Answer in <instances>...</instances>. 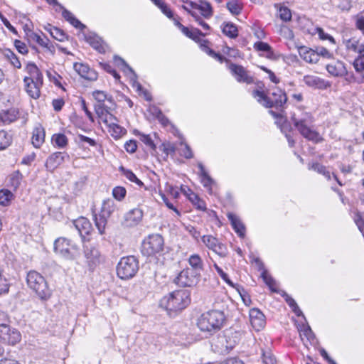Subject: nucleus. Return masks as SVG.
<instances>
[{
  "instance_id": "9b49d317",
  "label": "nucleus",
  "mask_w": 364,
  "mask_h": 364,
  "mask_svg": "<svg viewBox=\"0 0 364 364\" xmlns=\"http://www.w3.org/2000/svg\"><path fill=\"white\" fill-rule=\"evenodd\" d=\"M0 340L9 345H15L21 340V333L15 328H11L6 323L0 326Z\"/></svg>"
},
{
  "instance_id": "5701e85b",
  "label": "nucleus",
  "mask_w": 364,
  "mask_h": 364,
  "mask_svg": "<svg viewBox=\"0 0 364 364\" xmlns=\"http://www.w3.org/2000/svg\"><path fill=\"white\" fill-rule=\"evenodd\" d=\"M181 191L188 196V200L198 210L203 211L206 210L205 203L201 200L198 196L192 190L188 188L187 190L181 188Z\"/></svg>"
},
{
  "instance_id": "0e129e2a",
  "label": "nucleus",
  "mask_w": 364,
  "mask_h": 364,
  "mask_svg": "<svg viewBox=\"0 0 364 364\" xmlns=\"http://www.w3.org/2000/svg\"><path fill=\"white\" fill-rule=\"evenodd\" d=\"M254 48L259 51L272 53L271 46L265 42L263 41H257L254 44Z\"/></svg>"
},
{
  "instance_id": "6e6d98bb",
  "label": "nucleus",
  "mask_w": 364,
  "mask_h": 364,
  "mask_svg": "<svg viewBox=\"0 0 364 364\" xmlns=\"http://www.w3.org/2000/svg\"><path fill=\"white\" fill-rule=\"evenodd\" d=\"M183 8L184 9L187 10V11L194 18L195 21L198 23V25L202 26L203 28L205 30L210 29L209 25L205 22L202 17L199 16L196 11H188L186 6H183Z\"/></svg>"
},
{
  "instance_id": "f03ea898",
  "label": "nucleus",
  "mask_w": 364,
  "mask_h": 364,
  "mask_svg": "<svg viewBox=\"0 0 364 364\" xmlns=\"http://www.w3.org/2000/svg\"><path fill=\"white\" fill-rule=\"evenodd\" d=\"M225 320L226 317L223 311L209 310L201 314L198 319L197 326L201 331L212 336L223 327Z\"/></svg>"
},
{
  "instance_id": "aec40b11",
  "label": "nucleus",
  "mask_w": 364,
  "mask_h": 364,
  "mask_svg": "<svg viewBox=\"0 0 364 364\" xmlns=\"http://www.w3.org/2000/svg\"><path fill=\"white\" fill-rule=\"evenodd\" d=\"M73 223L82 239H84L86 235H88L92 230V225L86 218L80 217L75 220Z\"/></svg>"
},
{
  "instance_id": "a211bd4d",
  "label": "nucleus",
  "mask_w": 364,
  "mask_h": 364,
  "mask_svg": "<svg viewBox=\"0 0 364 364\" xmlns=\"http://www.w3.org/2000/svg\"><path fill=\"white\" fill-rule=\"evenodd\" d=\"M84 254L90 267H95L100 263V253L92 245H85Z\"/></svg>"
},
{
  "instance_id": "58836bf2",
  "label": "nucleus",
  "mask_w": 364,
  "mask_h": 364,
  "mask_svg": "<svg viewBox=\"0 0 364 364\" xmlns=\"http://www.w3.org/2000/svg\"><path fill=\"white\" fill-rule=\"evenodd\" d=\"M309 169L314 170L319 174L323 175L327 180L331 179V173L326 169V167L319 163H313L309 164Z\"/></svg>"
},
{
  "instance_id": "6e6552de",
  "label": "nucleus",
  "mask_w": 364,
  "mask_h": 364,
  "mask_svg": "<svg viewBox=\"0 0 364 364\" xmlns=\"http://www.w3.org/2000/svg\"><path fill=\"white\" fill-rule=\"evenodd\" d=\"M164 241L159 234L149 235L141 245V253L145 256H151L163 251Z\"/></svg>"
},
{
  "instance_id": "7c9ffc66",
  "label": "nucleus",
  "mask_w": 364,
  "mask_h": 364,
  "mask_svg": "<svg viewBox=\"0 0 364 364\" xmlns=\"http://www.w3.org/2000/svg\"><path fill=\"white\" fill-rule=\"evenodd\" d=\"M300 55L303 59L308 63H316L318 60V55L313 50H308L306 47H301L299 48Z\"/></svg>"
},
{
  "instance_id": "4be33fe9",
  "label": "nucleus",
  "mask_w": 364,
  "mask_h": 364,
  "mask_svg": "<svg viewBox=\"0 0 364 364\" xmlns=\"http://www.w3.org/2000/svg\"><path fill=\"white\" fill-rule=\"evenodd\" d=\"M227 217L230 220L232 228L238 236L244 237L245 235V227L241 220L232 213H228L227 214Z\"/></svg>"
},
{
  "instance_id": "b1692460",
  "label": "nucleus",
  "mask_w": 364,
  "mask_h": 364,
  "mask_svg": "<svg viewBox=\"0 0 364 364\" xmlns=\"http://www.w3.org/2000/svg\"><path fill=\"white\" fill-rule=\"evenodd\" d=\"M189 4L191 8L200 11L201 15L205 18H209L213 15L212 6L207 1H201L200 4L190 1Z\"/></svg>"
},
{
  "instance_id": "f257e3e1",
  "label": "nucleus",
  "mask_w": 364,
  "mask_h": 364,
  "mask_svg": "<svg viewBox=\"0 0 364 364\" xmlns=\"http://www.w3.org/2000/svg\"><path fill=\"white\" fill-rule=\"evenodd\" d=\"M291 120L295 129L306 139L315 144L323 141V138L316 129L315 119L311 112L299 109L291 114Z\"/></svg>"
},
{
  "instance_id": "ddd939ff",
  "label": "nucleus",
  "mask_w": 364,
  "mask_h": 364,
  "mask_svg": "<svg viewBox=\"0 0 364 364\" xmlns=\"http://www.w3.org/2000/svg\"><path fill=\"white\" fill-rule=\"evenodd\" d=\"M228 69L238 82L247 84L253 82L252 77L248 75L247 71L242 65L231 63L228 65Z\"/></svg>"
},
{
  "instance_id": "338daca9",
  "label": "nucleus",
  "mask_w": 364,
  "mask_h": 364,
  "mask_svg": "<svg viewBox=\"0 0 364 364\" xmlns=\"http://www.w3.org/2000/svg\"><path fill=\"white\" fill-rule=\"evenodd\" d=\"M262 361L264 364H275L276 358L270 351L263 352Z\"/></svg>"
},
{
  "instance_id": "49530a36",
  "label": "nucleus",
  "mask_w": 364,
  "mask_h": 364,
  "mask_svg": "<svg viewBox=\"0 0 364 364\" xmlns=\"http://www.w3.org/2000/svg\"><path fill=\"white\" fill-rule=\"evenodd\" d=\"M52 141L55 146L58 148H64L68 144V138L64 134H54Z\"/></svg>"
},
{
  "instance_id": "864d4df0",
  "label": "nucleus",
  "mask_w": 364,
  "mask_h": 364,
  "mask_svg": "<svg viewBox=\"0 0 364 364\" xmlns=\"http://www.w3.org/2000/svg\"><path fill=\"white\" fill-rule=\"evenodd\" d=\"M109 129V132H111V135L116 139L119 138L126 134V129L117 124H114Z\"/></svg>"
},
{
  "instance_id": "a18cd8bd",
  "label": "nucleus",
  "mask_w": 364,
  "mask_h": 364,
  "mask_svg": "<svg viewBox=\"0 0 364 364\" xmlns=\"http://www.w3.org/2000/svg\"><path fill=\"white\" fill-rule=\"evenodd\" d=\"M134 134L140 136V140L145 144L148 147H149L151 150L155 151L156 149V146L151 138V136L149 134H144L141 133L138 130L134 131Z\"/></svg>"
},
{
  "instance_id": "f3484780",
  "label": "nucleus",
  "mask_w": 364,
  "mask_h": 364,
  "mask_svg": "<svg viewBox=\"0 0 364 364\" xmlns=\"http://www.w3.org/2000/svg\"><path fill=\"white\" fill-rule=\"evenodd\" d=\"M73 68L79 75L84 79L90 81H94L97 79V73L94 70L91 69L87 65L80 63H75Z\"/></svg>"
},
{
  "instance_id": "052dcab7",
  "label": "nucleus",
  "mask_w": 364,
  "mask_h": 364,
  "mask_svg": "<svg viewBox=\"0 0 364 364\" xmlns=\"http://www.w3.org/2000/svg\"><path fill=\"white\" fill-rule=\"evenodd\" d=\"M102 120L109 128L118 122L117 117L111 114L110 112L106 113Z\"/></svg>"
},
{
  "instance_id": "393cba45",
  "label": "nucleus",
  "mask_w": 364,
  "mask_h": 364,
  "mask_svg": "<svg viewBox=\"0 0 364 364\" xmlns=\"http://www.w3.org/2000/svg\"><path fill=\"white\" fill-rule=\"evenodd\" d=\"M18 112L16 109H11L0 112V125L9 124L18 118Z\"/></svg>"
},
{
  "instance_id": "c85d7f7f",
  "label": "nucleus",
  "mask_w": 364,
  "mask_h": 364,
  "mask_svg": "<svg viewBox=\"0 0 364 364\" xmlns=\"http://www.w3.org/2000/svg\"><path fill=\"white\" fill-rule=\"evenodd\" d=\"M198 167L200 170L199 175L200 176L201 183L205 188H208L209 191H211V186L214 183L213 179L206 172L202 163L199 162L198 164Z\"/></svg>"
},
{
  "instance_id": "473e14b6",
  "label": "nucleus",
  "mask_w": 364,
  "mask_h": 364,
  "mask_svg": "<svg viewBox=\"0 0 364 364\" xmlns=\"http://www.w3.org/2000/svg\"><path fill=\"white\" fill-rule=\"evenodd\" d=\"M188 264L191 267V269L196 270L197 272H200L203 270V262L198 254H193L188 258Z\"/></svg>"
},
{
  "instance_id": "79ce46f5",
  "label": "nucleus",
  "mask_w": 364,
  "mask_h": 364,
  "mask_svg": "<svg viewBox=\"0 0 364 364\" xmlns=\"http://www.w3.org/2000/svg\"><path fill=\"white\" fill-rule=\"evenodd\" d=\"M202 242L209 250L214 251L217 245L219 242V240L216 237H213V235H203L202 237Z\"/></svg>"
},
{
  "instance_id": "a19ab883",
  "label": "nucleus",
  "mask_w": 364,
  "mask_h": 364,
  "mask_svg": "<svg viewBox=\"0 0 364 364\" xmlns=\"http://www.w3.org/2000/svg\"><path fill=\"white\" fill-rule=\"evenodd\" d=\"M236 343L237 341L235 339H232L230 336L226 335V344L225 348H217V353L220 354H227L235 346Z\"/></svg>"
},
{
  "instance_id": "603ef678",
  "label": "nucleus",
  "mask_w": 364,
  "mask_h": 364,
  "mask_svg": "<svg viewBox=\"0 0 364 364\" xmlns=\"http://www.w3.org/2000/svg\"><path fill=\"white\" fill-rule=\"evenodd\" d=\"M11 142V136L5 131H0V150L7 148Z\"/></svg>"
},
{
  "instance_id": "7ed1b4c3",
  "label": "nucleus",
  "mask_w": 364,
  "mask_h": 364,
  "mask_svg": "<svg viewBox=\"0 0 364 364\" xmlns=\"http://www.w3.org/2000/svg\"><path fill=\"white\" fill-rule=\"evenodd\" d=\"M190 294L186 290L173 291L160 301V306L169 314L184 309L190 303Z\"/></svg>"
},
{
  "instance_id": "13d9d810",
  "label": "nucleus",
  "mask_w": 364,
  "mask_h": 364,
  "mask_svg": "<svg viewBox=\"0 0 364 364\" xmlns=\"http://www.w3.org/2000/svg\"><path fill=\"white\" fill-rule=\"evenodd\" d=\"M279 16L282 21L285 22L289 21L291 19V10L287 7H281L279 9Z\"/></svg>"
},
{
  "instance_id": "72a5a7b5",
  "label": "nucleus",
  "mask_w": 364,
  "mask_h": 364,
  "mask_svg": "<svg viewBox=\"0 0 364 364\" xmlns=\"http://www.w3.org/2000/svg\"><path fill=\"white\" fill-rule=\"evenodd\" d=\"M223 33L230 38H236L238 36V30L235 24L232 22H224L222 28Z\"/></svg>"
},
{
  "instance_id": "1a4fd4ad",
  "label": "nucleus",
  "mask_w": 364,
  "mask_h": 364,
  "mask_svg": "<svg viewBox=\"0 0 364 364\" xmlns=\"http://www.w3.org/2000/svg\"><path fill=\"white\" fill-rule=\"evenodd\" d=\"M201 274L191 268L183 269L174 279L173 282L181 287H193L197 285Z\"/></svg>"
},
{
  "instance_id": "3c124183",
  "label": "nucleus",
  "mask_w": 364,
  "mask_h": 364,
  "mask_svg": "<svg viewBox=\"0 0 364 364\" xmlns=\"http://www.w3.org/2000/svg\"><path fill=\"white\" fill-rule=\"evenodd\" d=\"M95 111L99 118L101 119L105 117L106 113L111 110V107L105 105V103H97L94 106Z\"/></svg>"
},
{
  "instance_id": "dca6fc26",
  "label": "nucleus",
  "mask_w": 364,
  "mask_h": 364,
  "mask_svg": "<svg viewBox=\"0 0 364 364\" xmlns=\"http://www.w3.org/2000/svg\"><path fill=\"white\" fill-rule=\"evenodd\" d=\"M250 320L252 326L257 331L265 326V316L258 309H252L250 311Z\"/></svg>"
},
{
  "instance_id": "69168bd1",
  "label": "nucleus",
  "mask_w": 364,
  "mask_h": 364,
  "mask_svg": "<svg viewBox=\"0 0 364 364\" xmlns=\"http://www.w3.org/2000/svg\"><path fill=\"white\" fill-rule=\"evenodd\" d=\"M9 284L5 277L2 275V270L0 269V295L9 291Z\"/></svg>"
},
{
  "instance_id": "8fccbe9b",
  "label": "nucleus",
  "mask_w": 364,
  "mask_h": 364,
  "mask_svg": "<svg viewBox=\"0 0 364 364\" xmlns=\"http://www.w3.org/2000/svg\"><path fill=\"white\" fill-rule=\"evenodd\" d=\"M156 6H158L161 12L166 15L168 18H173V14L168 5L164 2L162 0H154V3Z\"/></svg>"
},
{
  "instance_id": "412c9836",
  "label": "nucleus",
  "mask_w": 364,
  "mask_h": 364,
  "mask_svg": "<svg viewBox=\"0 0 364 364\" xmlns=\"http://www.w3.org/2000/svg\"><path fill=\"white\" fill-rule=\"evenodd\" d=\"M143 210L139 208H133L125 215V220L129 226L139 224L143 218Z\"/></svg>"
},
{
  "instance_id": "c756f323",
  "label": "nucleus",
  "mask_w": 364,
  "mask_h": 364,
  "mask_svg": "<svg viewBox=\"0 0 364 364\" xmlns=\"http://www.w3.org/2000/svg\"><path fill=\"white\" fill-rule=\"evenodd\" d=\"M61 9L63 11L62 15L63 18L66 21H68L70 24H72L75 28L81 30L85 28V26L83 23H82L78 19H77L70 11H69L64 7Z\"/></svg>"
},
{
  "instance_id": "774afa93",
  "label": "nucleus",
  "mask_w": 364,
  "mask_h": 364,
  "mask_svg": "<svg viewBox=\"0 0 364 364\" xmlns=\"http://www.w3.org/2000/svg\"><path fill=\"white\" fill-rule=\"evenodd\" d=\"M14 46L17 50L21 54H26L28 51L26 45L20 40H15Z\"/></svg>"
},
{
  "instance_id": "09e8293b",
  "label": "nucleus",
  "mask_w": 364,
  "mask_h": 364,
  "mask_svg": "<svg viewBox=\"0 0 364 364\" xmlns=\"http://www.w3.org/2000/svg\"><path fill=\"white\" fill-rule=\"evenodd\" d=\"M261 277L264 283L269 287L272 291L276 292L275 288L276 282L275 280L269 275L266 269H264L262 272Z\"/></svg>"
},
{
  "instance_id": "20e7f679",
  "label": "nucleus",
  "mask_w": 364,
  "mask_h": 364,
  "mask_svg": "<svg viewBox=\"0 0 364 364\" xmlns=\"http://www.w3.org/2000/svg\"><path fill=\"white\" fill-rule=\"evenodd\" d=\"M27 285L41 301L48 300L52 291L43 276L36 271H29L26 277Z\"/></svg>"
},
{
  "instance_id": "bf43d9fd",
  "label": "nucleus",
  "mask_w": 364,
  "mask_h": 364,
  "mask_svg": "<svg viewBox=\"0 0 364 364\" xmlns=\"http://www.w3.org/2000/svg\"><path fill=\"white\" fill-rule=\"evenodd\" d=\"M213 267L224 282H225L230 287H234V284L229 279L228 275L216 263L213 264Z\"/></svg>"
},
{
  "instance_id": "c9c22d12",
  "label": "nucleus",
  "mask_w": 364,
  "mask_h": 364,
  "mask_svg": "<svg viewBox=\"0 0 364 364\" xmlns=\"http://www.w3.org/2000/svg\"><path fill=\"white\" fill-rule=\"evenodd\" d=\"M119 170L121 172V173L124 176H125L126 178L128 179L129 181L135 183L140 187L144 186L143 182L141 180H139L131 170L127 169L122 166H121L119 168Z\"/></svg>"
},
{
  "instance_id": "f704fd0d",
  "label": "nucleus",
  "mask_w": 364,
  "mask_h": 364,
  "mask_svg": "<svg viewBox=\"0 0 364 364\" xmlns=\"http://www.w3.org/2000/svg\"><path fill=\"white\" fill-rule=\"evenodd\" d=\"M23 82L25 83L26 91L28 95L33 99L38 98L40 96V89L41 86L36 85L34 82H30L27 81Z\"/></svg>"
},
{
  "instance_id": "37998d69",
  "label": "nucleus",
  "mask_w": 364,
  "mask_h": 364,
  "mask_svg": "<svg viewBox=\"0 0 364 364\" xmlns=\"http://www.w3.org/2000/svg\"><path fill=\"white\" fill-rule=\"evenodd\" d=\"M363 43H361L359 41H357L354 38L347 40L345 42L346 47L348 50L357 53L358 54L360 51V48Z\"/></svg>"
},
{
  "instance_id": "e2e57ef3",
  "label": "nucleus",
  "mask_w": 364,
  "mask_h": 364,
  "mask_svg": "<svg viewBox=\"0 0 364 364\" xmlns=\"http://www.w3.org/2000/svg\"><path fill=\"white\" fill-rule=\"evenodd\" d=\"M114 60L116 62V63H117V65L119 66H122V69L124 70V71H125V70H127L129 72H130L134 77H136V73H134V71L133 70V69L124 61V59H122V58L119 57V56H114Z\"/></svg>"
},
{
  "instance_id": "6ab92c4d",
  "label": "nucleus",
  "mask_w": 364,
  "mask_h": 364,
  "mask_svg": "<svg viewBox=\"0 0 364 364\" xmlns=\"http://www.w3.org/2000/svg\"><path fill=\"white\" fill-rule=\"evenodd\" d=\"M26 70L29 76L25 77L23 81L34 82L36 85L42 86L43 75L34 63H28Z\"/></svg>"
},
{
  "instance_id": "4d7b16f0",
  "label": "nucleus",
  "mask_w": 364,
  "mask_h": 364,
  "mask_svg": "<svg viewBox=\"0 0 364 364\" xmlns=\"http://www.w3.org/2000/svg\"><path fill=\"white\" fill-rule=\"evenodd\" d=\"M205 36V34L203 33L198 28H191L188 38L200 44L204 40L201 39V37Z\"/></svg>"
},
{
  "instance_id": "f8f14e48",
  "label": "nucleus",
  "mask_w": 364,
  "mask_h": 364,
  "mask_svg": "<svg viewBox=\"0 0 364 364\" xmlns=\"http://www.w3.org/2000/svg\"><path fill=\"white\" fill-rule=\"evenodd\" d=\"M24 31L29 40L37 43L39 46L46 48L52 55H54L55 52V46L52 43H50V41L48 38L46 36L42 38L40 35L29 29L26 25L24 26Z\"/></svg>"
},
{
  "instance_id": "39448f33",
  "label": "nucleus",
  "mask_w": 364,
  "mask_h": 364,
  "mask_svg": "<svg viewBox=\"0 0 364 364\" xmlns=\"http://www.w3.org/2000/svg\"><path fill=\"white\" fill-rule=\"evenodd\" d=\"M252 96L257 101L267 108L275 107L277 109L283 107L287 101L286 93L279 88H275L270 93L269 96L265 95L263 91L258 90L252 92Z\"/></svg>"
},
{
  "instance_id": "4c0bfd02",
  "label": "nucleus",
  "mask_w": 364,
  "mask_h": 364,
  "mask_svg": "<svg viewBox=\"0 0 364 364\" xmlns=\"http://www.w3.org/2000/svg\"><path fill=\"white\" fill-rule=\"evenodd\" d=\"M22 174L19 171H16L9 177L8 186L16 191L21 184Z\"/></svg>"
},
{
  "instance_id": "4468645a",
  "label": "nucleus",
  "mask_w": 364,
  "mask_h": 364,
  "mask_svg": "<svg viewBox=\"0 0 364 364\" xmlns=\"http://www.w3.org/2000/svg\"><path fill=\"white\" fill-rule=\"evenodd\" d=\"M70 160V156L66 152L57 151L50 154L46 162L48 170L53 171L64 161Z\"/></svg>"
},
{
  "instance_id": "680f3d73",
  "label": "nucleus",
  "mask_w": 364,
  "mask_h": 364,
  "mask_svg": "<svg viewBox=\"0 0 364 364\" xmlns=\"http://www.w3.org/2000/svg\"><path fill=\"white\" fill-rule=\"evenodd\" d=\"M213 252L220 257H225L228 254L227 246L220 242H218Z\"/></svg>"
},
{
  "instance_id": "e433bc0d",
  "label": "nucleus",
  "mask_w": 364,
  "mask_h": 364,
  "mask_svg": "<svg viewBox=\"0 0 364 364\" xmlns=\"http://www.w3.org/2000/svg\"><path fill=\"white\" fill-rule=\"evenodd\" d=\"M92 96L97 103H105L107 100L112 105H115L112 96L107 95L104 91L95 90L92 92Z\"/></svg>"
},
{
  "instance_id": "2f4dec72",
  "label": "nucleus",
  "mask_w": 364,
  "mask_h": 364,
  "mask_svg": "<svg viewBox=\"0 0 364 364\" xmlns=\"http://www.w3.org/2000/svg\"><path fill=\"white\" fill-rule=\"evenodd\" d=\"M303 81L309 87L314 88H322L324 87L325 81L317 76L305 75Z\"/></svg>"
},
{
  "instance_id": "9d476101",
  "label": "nucleus",
  "mask_w": 364,
  "mask_h": 364,
  "mask_svg": "<svg viewBox=\"0 0 364 364\" xmlns=\"http://www.w3.org/2000/svg\"><path fill=\"white\" fill-rule=\"evenodd\" d=\"M73 248L74 245L71 243V241L65 237H58L54 242L55 252L67 259L73 258L72 253Z\"/></svg>"
},
{
  "instance_id": "c03bdc74",
  "label": "nucleus",
  "mask_w": 364,
  "mask_h": 364,
  "mask_svg": "<svg viewBox=\"0 0 364 364\" xmlns=\"http://www.w3.org/2000/svg\"><path fill=\"white\" fill-rule=\"evenodd\" d=\"M50 27V29L46 28V29L50 32L53 38L58 40V41H63L66 38V34L64 31L57 27H51V25H48Z\"/></svg>"
},
{
  "instance_id": "ea45409f",
  "label": "nucleus",
  "mask_w": 364,
  "mask_h": 364,
  "mask_svg": "<svg viewBox=\"0 0 364 364\" xmlns=\"http://www.w3.org/2000/svg\"><path fill=\"white\" fill-rule=\"evenodd\" d=\"M227 9L232 15H238L242 9V4L238 0H231L226 4Z\"/></svg>"
},
{
  "instance_id": "a878e982",
  "label": "nucleus",
  "mask_w": 364,
  "mask_h": 364,
  "mask_svg": "<svg viewBox=\"0 0 364 364\" xmlns=\"http://www.w3.org/2000/svg\"><path fill=\"white\" fill-rule=\"evenodd\" d=\"M85 41L95 50L99 52H105V48L103 46V41L100 37L95 33H88L85 35Z\"/></svg>"
},
{
  "instance_id": "cd10ccee",
  "label": "nucleus",
  "mask_w": 364,
  "mask_h": 364,
  "mask_svg": "<svg viewBox=\"0 0 364 364\" xmlns=\"http://www.w3.org/2000/svg\"><path fill=\"white\" fill-rule=\"evenodd\" d=\"M45 131L41 127H37L33 129L32 136V144L36 148H39L44 142Z\"/></svg>"
},
{
  "instance_id": "0eeeda50",
  "label": "nucleus",
  "mask_w": 364,
  "mask_h": 364,
  "mask_svg": "<svg viewBox=\"0 0 364 364\" xmlns=\"http://www.w3.org/2000/svg\"><path fill=\"white\" fill-rule=\"evenodd\" d=\"M114 210L115 204L114 200L107 199L103 201L100 213L99 215H94L95 224L100 235L105 233L107 218L110 217Z\"/></svg>"
},
{
  "instance_id": "423d86ee",
  "label": "nucleus",
  "mask_w": 364,
  "mask_h": 364,
  "mask_svg": "<svg viewBox=\"0 0 364 364\" xmlns=\"http://www.w3.org/2000/svg\"><path fill=\"white\" fill-rule=\"evenodd\" d=\"M139 270V262L134 256L122 257L117 266V276L122 279L134 277Z\"/></svg>"
},
{
  "instance_id": "5fc2aeb1",
  "label": "nucleus",
  "mask_w": 364,
  "mask_h": 364,
  "mask_svg": "<svg viewBox=\"0 0 364 364\" xmlns=\"http://www.w3.org/2000/svg\"><path fill=\"white\" fill-rule=\"evenodd\" d=\"M126 193L127 191L122 186H116L112 190L113 197L119 201L122 200L125 198Z\"/></svg>"
},
{
  "instance_id": "de8ad7c7",
  "label": "nucleus",
  "mask_w": 364,
  "mask_h": 364,
  "mask_svg": "<svg viewBox=\"0 0 364 364\" xmlns=\"http://www.w3.org/2000/svg\"><path fill=\"white\" fill-rule=\"evenodd\" d=\"M14 197L11 191L2 189L0 191V205L7 206Z\"/></svg>"
},
{
  "instance_id": "2eb2a0df",
  "label": "nucleus",
  "mask_w": 364,
  "mask_h": 364,
  "mask_svg": "<svg viewBox=\"0 0 364 364\" xmlns=\"http://www.w3.org/2000/svg\"><path fill=\"white\" fill-rule=\"evenodd\" d=\"M353 67L358 75L354 76V81L357 83H364V43H363L358 56L353 61Z\"/></svg>"
},
{
  "instance_id": "bb28decb",
  "label": "nucleus",
  "mask_w": 364,
  "mask_h": 364,
  "mask_svg": "<svg viewBox=\"0 0 364 364\" xmlns=\"http://www.w3.org/2000/svg\"><path fill=\"white\" fill-rule=\"evenodd\" d=\"M326 70L333 76H343L347 73L344 63L341 61H338L335 64L327 65Z\"/></svg>"
}]
</instances>
